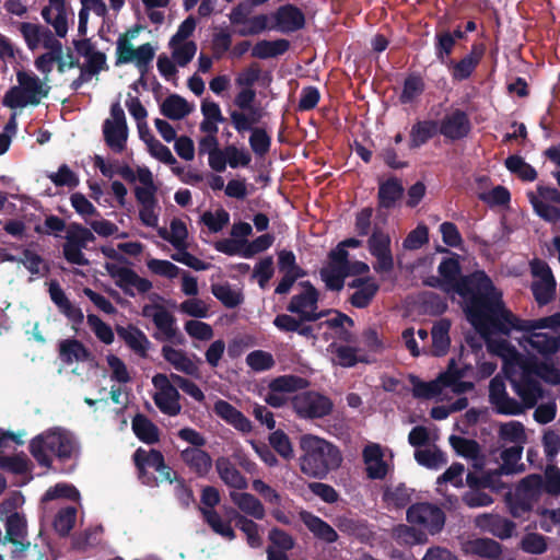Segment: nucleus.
Returning <instances> with one entry per match:
<instances>
[{"instance_id":"4","label":"nucleus","mask_w":560,"mask_h":560,"mask_svg":"<svg viewBox=\"0 0 560 560\" xmlns=\"http://www.w3.org/2000/svg\"><path fill=\"white\" fill-rule=\"evenodd\" d=\"M28 451L40 467L50 469L52 456L60 462H67L77 451V444L66 430L54 428L34 436L30 441Z\"/></svg>"},{"instance_id":"44","label":"nucleus","mask_w":560,"mask_h":560,"mask_svg":"<svg viewBox=\"0 0 560 560\" xmlns=\"http://www.w3.org/2000/svg\"><path fill=\"white\" fill-rule=\"evenodd\" d=\"M155 56L154 47L150 43H145L136 48L135 65L140 72L138 82L143 89H148L147 73L150 65Z\"/></svg>"},{"instance_id":"20","label":"nucleus","mask_w":560,"mask_h":560,"mask_svg":"<svg viewBox=\"0 0 560 560\" xmlns=\"http://www.w3.org/2000/svg\"><path fill=\"white\" fill-rule=\"evenodd\" d=\"M116 332L118 337L140 358H147L151 347V341L147 335L137 326L129 324L126 327L117 325Z\"/></svg>"},{"instance_id":"39","label":"nucleus","mask_w":560,"mask_h":560,"mask_svg":"<svg viewBox=\"0 0 560 560\" xmlns=\"http://www.w3.org/2000/svg\"><path fill=\"white\" fill-rule=\"evenodd\" d=\"M501 476L502 474L498 469L487 471L482 476L468 472L466 476V483L470 489L481 490L489 488L494 491H500L505 487L501 481Z\"/></svg>"},{"instance_id":"22","label":"nucleus","mask_w":560,"mask_h":560,"mask_svg":"<svg viewBox=\"0 0 560 560\" xmlns=\"http://www.w3.org/2000/svg\"><path fill=\"white\" fill-rule=\"evenodd\" d=\"M513 390L522 399L525 408H534L538 399L544 396V389L537 378H513L509 377Z\"/></svg>"},{"instance_id":"24","label":"nucleus","mask_w":560,"mask_h":560,"mask_svg":"<svg viewBox=\"0 0 560 560\" xmlns=\"http://www.w3.org/2000/svg\"><path fill=\"white\" fill-rule=\"evenodd\" d=\"M301 518L316 539L326 544H334L338 540L339 536L336 529L319 516L304 511L301 513Z\"/></svg>"},{"instance_id":"17","label":"nucleus","mask_w":560,"mask_h":560,"mask_svg":"<svg viewBox=\"0 0 560 560\" xmlns=\"http://www.w3.org/2000/svg\"><path fill=\"white\" fill-rule=\"evenodd\" d=\"M48 291L51 301L58 307L59 312L71 322L73 329L77 330V327L84 322L82 310L71 303L57 281L50 282Z\"/></svg>"},{"instance_id":"26","label":"nucleus","mask_w":560,"mask_h":560,"mask_svg":"<svg viewBox=\"0 0 560 560\" xmlns=\"http://www.w3.org/2000/svg\"><path fill=\"white\" fill-rule=\"evenodd\" d=\"M404 191L405 189L401 182L395 176L381 182L377 191L378 208H394L396 202L402 198Z\"/></svg>"},{"instance_id":"7","label":"nucleus","mask_w":560,"mask_h":560,"mask_svg":"<svg viewBox=\"0 0 560 560\" xmlns=\"http://www.w3.org/2000/svg\"><path fill=\"white\" fill-rule=\"evenodd\" d=\"M95 240V235L90 229L77 222L70 223L67 229L66 242L62 245L65 259L72 265L88 266L90 261L82 250Z\"/></svg>"},{"instance_id":"8","label":"nucleus","mask_w":560,"mask_h":560,"mask_svg":"<svg viewBox=\"0 0 560 560\" xmlns=\"http://www.w3.org/2000/svg\"><path fill=\"white\" fill-rule=\"evenodd\" d=\"M291 405L294 412L302 419H322L334 409L332 400L315 390H304L293 396Z\"/></svg>"},{"instance_id":"31","label":"nucleus","mask_w":560,"mask_h":560,"mask_svg":"<svg viewBox=\"0 0 560 560\" xmlns=\"http://www.w3.org/2000/svg\"><path fill=\"white\" fill-rule=\"evenodd\" d=\"M466 553L486 558L489 560H500L502 556V546L491 538H475L465 544Z\"/></svg>"},{"instance_id":"33","label":"nucleus","mask_w":560,"mask_h":560,"mask_svg":"<svg viewBox=\"0 0 560 560\" xmlns=\"http://www.w3.org/2000/svg\"><path fill=\"white\" fill-rule=\"evenodd\" d=\"M228 516L230 517V521L235 522V526L245 534L247 544L252 548H258L261 546L262 540L259 535V525L257 523L241 514L233 508L228 511Z\"/></svg>"},{"instance_id":"16","label":"nucleus","mask_w":560,"mask_h":560,"mask_svg":"<svg viewBox=\"0 0 560 560\" xmlns=\"http://www.w3.org/2000/svg\"><path fill=\"white\" fill-rule=\"evenodd\" d=\"M475 524L480 530L489 533L502 540L512 537L516 528V525L513 521L499 514L490 513L478 515L475 520Z\"/></svg>"},{"instance_id":"27","label":"nucleus","mask_w":560,"mask_h":560,"mask_svg":"<svg viewBox=\"0 0 560 560\" xmlns=\"http://www.w3.org/2000/svg\"><path fill=\"white\" fill-rule=\"evenodd\" d=\"M439 121L433 119L417 120L409 132V149H419L438 133Z\"/></svg>"},{"instance_id":"42","label":"nucleus","mask_w":560,"mask_h":560,"mask_svg":"<svg viewBox=\"0 0 560 560\" xmlns=\"http://www.w3.org/2000/svg\"><path fill=\"white\" fill-rule=\"evenodd\" d=\"M425 90V82L419 72L409 73L402 84L399 95L401 104H410L418 98Z\"/></svg>"},{"instance_id":"19","label":"nucleus","mask_w":560,"mask_h":560,"mask_svg":"<svg viewBox=\"0 0 560 560\" xmlns=\"http://www.w3.org/2000/svg\"><path fill=\"white\" fill-rule=\"evenodd\" d=\"M275 28L282 33H293L305 26V15L303 11L294 4H284L273 13Z\"/></svg>"},{"instance_id":"14","label":"nucleus","mask_w":560,"mask_h":560,"mask_svg":"<svg viewBox=\"0 0 560 560\" xmlns=\"http://www.w3.org/2000/svg\"><path fill=\"white\" fill-rule=\"evenodd\" d=\"M438 130L446 140L455 142L468 137L471 131V122L468 114L457 108L439 121Z\"/></svg>"},{"instance_id":"40","label":"nucleus","mask_w":560,"mask_h":560,"mask_svg":"<svg viewBox=\"0 0 560 560\" xmlns=\"http://www.w3.org/2000/svg\"><path fill=\"white\" fill-rule=\"evenodd\" d=\"M190 112L189 103L178 94H171L161 105V114L172 120L183 119Z\"/></svg>"},{"instance_id":"45","label":"nucleus","mask_w":560,"mask_h":560,"mask_svg":"<svg viewBox=\"0 0 560 560\" xmlns=\"http://www.w3.org/2000/svg\"><path fill=\"white\" fill-rule=\"evenodd\" d=\"M329 348L336 357V363L342 368H353L360 362H370L365 355H358V349L354 347L337 346L336 343H331Z\"/></svg>"},{"instance_id":"63","label":"nucleus","mask_w":560,"mask_h":560,"mask_svg":"<svg viewBox=\"0 0 560 560\" xmlns=\"http://www.w3.org/2000/svg\"><path fill=\"white\" fill-rule=\"evenodd\" d=\"M415 458L427 468H439L447 463L445 454L440 450H416Z\"/></svg>"},{"instance_id":"30","label":"nucleus","mask_w":560,"mask_h":560,"mask_svg":"<svg viewBox=\"0 0 560 560\" xmlns=\"http://www.w3.org/2000/svg\"><path fill=\"white\" fill-rule=\"evenodd\" d=\"M215 468L219 477L228 487L237 490H244L247 488V479L241 474L229 457H219L215 460Z\"/></svg>"},{"instance_id":"61","label":"nucleus","mask_w":560,"mask_h":560,"mask_svg":"<svg viewBox=\"0 0 560 560\" xmlns=\"http://www.w3.org/2000/svg\"><path fill=\"white\" fill-rule=\"evenodd\" d=\"M249 131L252 132L248 140L250 149L257 156H265L270 151L271 137L264 128L255 127Z\"/></svg>"},{"instance_id":"56","label":"nucleus","mask_w":560,"mask_h":560,"mask_svg":"<svg viewBox=\"0 0 560 560\" xmlns=\"http://www.w3.org/2000/svg\"><path fill=\"white\" fill-rule=\"evenodd\" d=\"M211 292L228 308H234L243 302L242 293L233 290L229 283L212 284Z\"/></svg>"},{"instance_id":"35","label":"nucleus","mask_w":560,"mask_h":560,"mask_svg":"<svg viewBox=\"0 0 560 560\" xmlns=\"http://www.w3.org/2000/svg\"><path fill=\"white\" fill-rule=\"evenodd\" d=\"M327 326L335 330L337 338L346 343L354 341V334L349 329L354 326V320L347 314L335 311V316L320 323L319 326Z\"/></svg>"},{"instance_id":"64","label":"nucleus","mask_w":560,"mask_h":560,"mask_svg":"<svg viewBox=\"0 0 560 560\" xmlns=\"http://www.w3.org/2000/svg\"><path fill=\"white\" fill-rule=\"evenodd\" d=\"M86 320L95 336L105 345H110L114 341V331L112 327L103 322L97 315L89 314Z\"/></svg>"},{"instance_id":"55","label":"nucleus","mask_w":560,"mask_h":560,"mask_svg":"<svg viewBox=\"0 0 560 560\" xmlns=\"http://www.w3.org/2000/svg\"><path fill=\"white\" fill-rule=\"evenodd\" d=\"M518 547L529 555H542L548 549V537L539 533H527L522 537Z\"/></svg>"},{"instance_id":"23","label":"nucleus","mask_w":560,"mask_h":560,"mask_svg":"<svg viewBox=\"0 0 560 560\" xmlns=\"http://www.w3.org/2000/svg\"><path fill=\"white\" fill-rule=\"evenodd\" d=\"M213 412L226 423L233 425L236 430L243 433L252 431L250 420L226 400L218 399L214 402Z\"/></svg>"},{"instance_id":"38","label":"nucleus","mask_w":560,"mask_h":560,"mask_svg":"<svg viewBox=\"0 0 560 560\" xmlns=\"http://www.w3.org/2000/svg\"><path fill=\"white\" fill-rule=\"evenodd\" d=\"M103 135L106 144L116 153H121L126 149L128 138V126L112 125L109 119L103 124Z\"/></svg>"},{"instance_id":"59","label":"nucleus","mask_w":560,"mask_h":560,"mask_svg":"<svg viewBox=\"0 0 560 560\" xmlns=\"http://www.w3.org/2000/svg\"><path fill=\"white\" fill-rule=\"evenodd\" d=\"M46 30L48 27L30 22H22L19 26V31L31 50H35L39 46Z\"/></svg>"},{"instance_id":"28","label":"nucleus","mask_w":560,"mask_h":560,"mask_svg":"<svg viewBox=\"0 0 560 560\" xmlns=\"http://www.w3.org/2000/svg\"><path fill=\"white\" fill-rule=\"evenodd\" d=\"M162 355L175 370L196 378L200 377L198 365L183 350L163 346Z\"/></svg>"},{"instance_id":"2","label":"nucleus","mask_w":560,"mask_h":560,"mask_svg":"<svg viewBox=\"0 0 560 560\" xmlns=\"http://www.w3.org/2000/svg\"><path fill=\"white\" fill-rule=\"evenodd\" d=\"M132 460L137 470L139 481L147 487H158L160 482H176L175 495L185 509L195 501L194 492L184 478L177 476L176 471L170 467L161 451L139 447L132 454Z\"/></svg>"},{"instance_id":"37","label":"nucleus","mask_w":560,"mask_h":560,"mask_svg":"<svg viewBox=\"0 0 560 560\" xmlns=\"http://www.w3.org/2000/svg\"><path fill=\"white\" fill-rule=\"evenodd\" d=\"M135 435L145 444H155L160 441L159 428L144 415L138 413L131 421Z\"/></svg>"},{"instance_id":"13","label":"nucleus","mask_w":560,"mask_h":560,"mask_svg":"<svg viewBox=\"0 0 560 560\" xmlns=\"http://www.w3.org/2000/svg\"><path fill=\"white\" fill-rule=\"evenodd\" d=\"M107 273L116 279V285L128 296H135L131 287H135L139 293H147L152 289V282L141 278L133 269L121 267L112 262L104 265Z\"/></svg>"},{"instance_id":"46","label":"nucleus","mask_w":560,"mask_h":560,"mask_svg":"<svg viewBox=\"0 0 560 560\" xmlns=\"http://www.w3.org/2000/svg\"><path fill=\"white\" fill-rule=\"evenodd\" d=\"M247 110L248 114H244L243 112L238 110H232L230 114L231 122L235 130L240 133L253 130V125L258 124L261 119L260 109L252 106Z\"/></svg>"},{"instance_id":"12","label":"nucleus","mask_w":560,"mask_h":560,"mask_svg":"<svg viewBox=\"0 0 560 560\" xmlns=\"http://www.w3.org/2000/svg\"><path fill=\"white\" fill-rule=\"evenodd\" d=\"M487 51L485 43H474L470 51L459 60L451 59L445 65L453 81L463 82L468 80L480 65Z\"/></svg>"},{"instance_id":"48","label":"nucleus","mask_w":560,"mask_h":560,"mask_svg":"<svg viewBox=\"0 0 560 560\" xmlns=\"http://www.w3.org/2000/svg\"><path fill=\"white\" fill-rule=\"evenodd\" d=\"M527 198L535 213L549 223L560 222V208L540 200L535 192H527Z\"/></svg>"},{"instance_id":"3","label":"nucleus","mask_w":560,"mask_h":560,"mask_svg":"<svg viewBox=\"0 0 560 560\" xmlns=\"http://www.w3.org/2000/svg\"><path fill=\"white\" fill-rule=\"evenodd\" d=\"M299 451L301 472L314 479H325L331 471L337 470L343 460L337 445L310 433L300 436Z\"/></svg>"},{"instance_id":"25","label":"nucleus","mask_w":560,"mask_h":560,"mask_svg":"<svg viewBox=\"0 0 560 560\" xmlns=\"http://www.w3.org/2000/svg\"><path fill=\"white\" fill-rule=\"evenodd\" d=\"M525 332L527 334L524 336L525 341L542 357H550L560 349V335H549L536 330Z\"/></svg>"},{"instance_id":"36","label":"nucleus","mask_w":560,"mask_h":560,"mask_svg":"<svg viewBox=\"0 0 560 560\" xmlns=\"http://www.w3.org/2000/svg\"><path fill=\"white\" fill-rule=\"evenodd\" d=\"M290 48V42L285 38L275 40L261 39L252 48V57L258 59L276 58L285 54Z\"/></svg>"},{"instance_id":"34","label":"nucleus","mask_w":560,"mask_h":560,"mask_svg":"<svg viewBox=\"0 0 560 560\" xmlns=\"http://www.w3.org/2000/svg\"><path fill=\"white\" fill-rule=\"evenodd\" d=\"M232 502L246 515H249L256 520H264L266 511L260 502L254 494L248 492H231Z\"/></svg>"},{"instance_id":"49","label":"nucleus","mask_w":560,"mask_h":560,"mask_svg":"<svg viewBox=\"0 0 560 560\" xmlns=\"http://www.w3.org/2000/svg\"><path fill=\"white\" fill-rule=\"evenodd\" d=\"M409 382L412 385V396L419 399H431L442 393V387L436 380L423 382L417 375L410 374Z\"/></svg>"},{"instance_id":"53","label":"nucleus","mask_w":560,"mask_h":560,"mask_svg":"<svg viewBox=\"0 0 560 560\" xmlns=\"http://www.w3.org/2000/svg\"><path fill=\"white\" fill-rule=\"evenodd\" d=\"M77 512L74 506H67L58 511L52 525L59 536L66 537L70 534L75 524Z\"/></svg>"},{"instance_id":"9","label":"nucleus","mask_w":560,"mask_h":560,"mask_svg":"<svg viewBox=\"0 0 560 560\" xmlns=\"http://www.w3.org/2000/svg\"><path fill=\"white\" fill-rule=\"evenodd\" d=\"M408 523L418 525L431 535L442 532L445 525V513L438 505L429 502L411 504L406 513Z\"/></svg>"},{"instance_id":"47","label":"nucleus","mask_w":560,"mask_h":560,"mask_svg":"<svg viewBox=\"0 0 560 560\" xmlns=\"http://www.w3.org/2000/svg\"><path fill=\"white\" fill-rule=\"evenodd\" d=\"M523 447L520 445L511 446L502 451L501 458L502 465L498 468V470L502 475H512L515 472L524 471L525 467L523 464L517 465L518 460L522 457Z\"/></svg>"},{"instance_id":"15","label":"nucleus","mask_w":560,"mask_h":560,"mask_svg":"<svg viewBox=\"0 0 560 560\" xmlns=\"http://www.w3.org/2000/svg\"><path fill=\"white\" fill-rule=\"evenodd\" d=\"M299 285L303 288V291L290 299L285 310L305 319L304 314H310L318 308L319 291L308 280L299 282Z\"/></svg>"},{"instance_id":"5","label":"nucleus","mask_w":560,"mask_h":560,"mask_svg":"<svg viewBox=\"0 0 560 560\" xmlns=\"http://www.w3.org/2000/svg\"><path fill=\"white\" fill-rule=\"evenodd\" d=\"M498 303L499 305L494 307L487 322V328L481 332L482 337H488L492 334L510 336L513 329L517 331H532L560 327V312L538 319H522L505 307L502 295Z\"/></svg>"},{"instance_id":"10","label":"nucleus","mask_w":560,"mask_h":560,"mask_svg":"<svg viewBox=\"0 0 560 560\" xmlns=\"http://www.w3.org/2000/svg\"><path fill=\"white\" fill-rule=\"evenodd\" d=\"M310 382L301 376L287 374L273 378L269 383V392L265 397V401L273 407L281 408L287 404L285 394L305 389Z\"/></svg>"},{"instance_id":"57","label":"nucleus","mask_w":560,"mask_h":560,"mask_svg":"<svg viewBox=\"0 0 560 560\" xmlns=\"http://www.w3.org/2000/svg\"><path fill=\"white\" fill-rule=\"evenodd\" d=\"M411 494L412 489L400 483L394 489L387 488L384 491L383 499L388 505H393L396 509H402L410 503Z\"/></svg>"},{"instance_id":"54","label":"nucleus","mask_w":560,"mask_h":560,"mask_svg":"<svg viewBox=\"0 0 560 560\" xmlns=\"http://www.w3.org/2000/svg\"><path fill=\"white\" fill-rule=\"evenodd\" d=\"M394 536L398 542L409 546L424 544L428 540L425 532L405 524L395 527Z\"/></svg>"},{"instance_id":"18","label":"nucleus","mask_w":560,"mask_h":560,"mask_svg":"<svg viewBox=\"0 0 560 560\" xmlns=\"http://www.w3.org/2000/svg\"><path fill=\"white\" fill-rule=\"evenodd\" d=\"M16 80L23 94L27 97L28 105L37 106L42 98L47 97L50 92V86L34 73L20 70L16 72Z\"/></svg>"},{"instance_id":"29","label":"nucleus","mask_w":560,"mask_h":560,"mask_svg":"<svg viewBox=\"0 0 560 560\" xmlns=\"http://www.w3.org/2000/svg\"><path fill=\"white\" fill-rule=\"evenodd\" d=\"M180 459L198 477L207 476L212 467V459L210 455L201 448H185L180 452Z\"/></svg>"},{"instance_id":"52","label":"nucleus","mask_w":560,"mask_h":560,"mask_svg":"<svg viewBox=\"0 0 560 560\" xmlns=\"http://www.w3.org/2000/svg\"><path fill=\"white\" fill-rule=\"evenodd\" d=\"M504 164L511 173L516 174L523 180L533 182L537 178L536 170L520 155H510Z\"/></svg>"},{"instance_id":"21","label":"nucleus","mask_w":560,"mask_h":560,"mask_svg":"<svg viewBox=\"0 0 560 560\" xmlns=\"http://www.w3.org/2000/svg\"><path fill=\"white\" fill-rule=\"evenodd\" d=\"M534 273L542 278L541 282H535L532 285L533 295L538 305L544 306L549 304L556 293V281L552 276L551 269L545 262H541L540 268L534 267Z\"/></svg>"},{"instance_id":"58","label":"nucleus","mask_w":560,"mask_h":560,"mask_svg":"<svg viewBox=\"0 0 560 560\" xmlns=\"http://www.w3.org/2000/svg\"><path fill=\"white\" fill-rule=\"evenodd\" d=\"M380 290L378 283L374 280L363 288L355 290L349 298V302L357 308L368 307Z\"/></svg>"},{"instance_id":"51","label":"nucleus","mask_w":560,"mask_h":560,"mask_svg":"<svg viewBox=\"0 0 560 560\" xmlns=\"http://www.w3.org/2000/svg\"><path fill=\"white\" fill-rule=\"evenodd\" d=\"M456 43L450 31H442L435 34L434 50L436 59L446 65L450 61L451 55L454 50Z\"/></svg>"},{"instance_id":"32","label":"nucleus","mask_w":560,"mask_h":560,"mask_svg":"<svg viewBox=\"0 0 560 560\" xmlns=\"http://www.w3.org/2000/svg\"><path fill=\"white\" fill-rule=\"evenodd\" d=\"M59 358L66 364L88 362L93 359L92 352L78 339H65L59 343Z\"/></svg>"},{"instance_id":"1","label":"nucleus","mask_w":560,"mask_h":560,"mask_svg":"<svg viewBox=\"0 0 560 560\" xmlns=\"http://www.w3.org/2000/svg\"><path fill=\"white\" fill-rule=\"evenodd\" d=\"M439 275L443 279L445 291L452 289L464 301V312L467 320L481 335L487 328V322L499 305L502 294L491 278L483 271L477 270L467 276H460V264L457 258H443L438 267Z\"/></svg>"},{"instance_id":"6","label":"nucleus","mask_w":560,"mask_h":560,"mask_svg":"<svg viewBox=\"0 0 560 560\" xmlns=\"http://www.w3.org/2000/svg\"><path fill=\"white\" fill-rule=\"evenodd\" d=\"M5 534L1 538L0 544H10V557L13 560H23L31 548L28 540L27 520L24 514L12 512L4 522Z\"/></svg>"},{"instance_id":"60","label":"nucleus","mask_w":560,"mask_h":560,"mask_svg":"<svg viewBox=\"0 0 560 560\" xmlns=\"http://www.w3.org/2000/svg\"><path fill=\"white\" fill-rule=\"evenodd\" d=\"M319 275L328 290L340 291L345 285V279L348 277V271L336 269L335 267L327 265L320 269Z\"/></svg>"},{"instance_id":"41","label":"nucleus","mask_w":560,"mask_h":560,"mask_svg":"<svg viewBox=\"0 0 560 560\" xmlns=\"http://www.w3.org/2000/svg\"><path fill=\"white\" fill-rule=\"evenodd\" d=\"M450 328L451 323L447 319H441L435 323L431 329L432 352L436 357L444 355L450 348Z\"/></svg>"},{"instance_id":"11","label":"nucleus","mask_w":560,"mask_h":560,"mask_svg":"<svg viewBox=\"0 0 560 560\" xmlns=\"http://www.w3.org/2000/svg\"><path fill=\"white\" fill-rule=\"evenodd\" d=\"M368 247L376 258L373 265L377 273H388L394 269V257L390 249V237L381 228L375 226L368 240Z\"/></svg>"},{"instance_id":"43","label":"nucleus","mask_w":560,"mask_h":560,"mask_svg":"<svg viewBox=\"0 0 560 560\" xmlns=\"http://www.w3.org/2000/svg\"><path fill=\"white\" fill-rule=\"evenodd\" d=\"M180 394L177 388H170L159 392L153 397L154 404L164 415L175 417L180 413L182 406L179 404Z\"/></svg>"},{"instance_id":"62","label":"nucleus","mask_w":560,"mask_h":560,"mask_svg":"<svg viewBox=\"0 0 560 560\" xmlns=\"http://www.w3.org/2000/svg\"><path fill=\"white\" fill-rule=\"evenodd\" d=\"M335 525L348 536H360L366 528L365 521L349 515H338Z\"/></svg>"},{"instance_id":"50","label":"nucleus","mask_w":560,"mask_h":560,"mask_svg":"<svg viewBox=\"0 0 560 560\" xmlns=\"http://www.w3.org/2000/svg\"><path fill=\"white\" fill-rule=\"evenodd\" d=\"M450 444L458 455L465 458L476 460L480 457L481 448L476 440L451 435Z\"/></svg>"}]
</instances>
